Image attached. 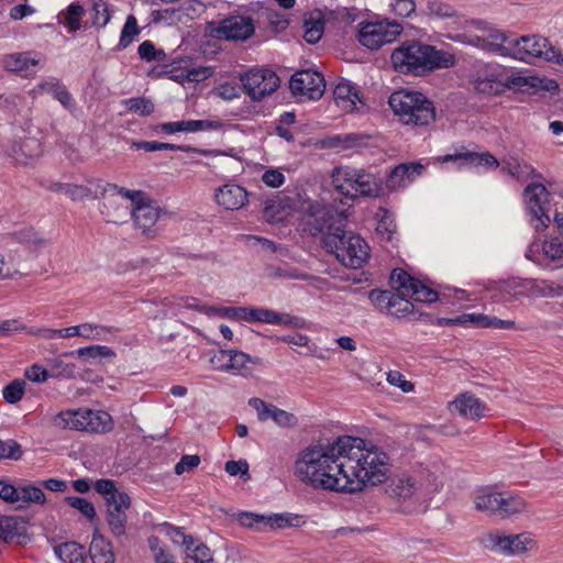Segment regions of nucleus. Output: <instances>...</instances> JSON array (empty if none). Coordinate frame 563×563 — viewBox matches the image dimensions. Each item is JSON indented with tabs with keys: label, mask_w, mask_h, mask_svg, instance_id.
Masks as SVG:
<instances>
[{
	"label": "nucleus",
	"mask_w": 563,
	"mask_h": 563,
	"mask_svg": "<svg viewBox=\"0 0 563 563\" xmlns=\"http://www.w3.org/2000/svg\"><path fill=\"white\" fill-rule=\"evenodd\" d=\"M65 500L70 507L77 509L86 518L93 519L96 517L95 507L89 500L75 496H68L65 498Z\"/></svg>",
	"instance_id": "nucleus-53"
},
{
	"label": "nucleus",
	"mask_w": 563,
	"mask_h": 563,
	"mask_svg": "<svg viewBox=\"0 0 563 563\" xmlns=\"http://www.w3.org/2000/svg\"><path fill=\"white\" fill-rule=\"evenodd\" d=\"M122 214H132L135 225L142 230V233L147 238H154L158 233L156 223L161 217L162 210L156 205L152 203L147 197L143 199L137 206L133 208L122 207Z\"/></svg>",
	"instance_id": "nucleus-18"
},
{
	"label": "nucleus",
	"mask_w": 563,
	"mask_h": 563,
	"mask_svg": "<svg viewBox=\"0 0 563 563\" xmlns=\"http://www.w3.org/2000/svg\"><path fill=\"white\" fill-rule=\"evenodd\" d=\"M19 503L18 508H23L29 504L43 505L46 501L45 494L41 486L34 484L19 485Z\"/></svg>",
	"instance_id": "nucleus-38"
},
{
	"label": "nucleus",
	"mask_w": 563,
	"mask_h": 563,
	"mask_svg": "<svg viewBox=\"0 0 563 563\" xmlns=\"http://www.w3.org/2000/svg\"><path fill=\"white\" fill-rule=\"evenodd\" d=\"M474 89L485 95H499L508 87L504 68L495 64H478L472 74Z\"/></svg>",
	"instance_id": "nucleus-15"
},
{
	"label": "nucleus",
	"mask_w": 563,
	"mask_h": 563,
	"mask_svg": "<svg viewBox=\"0 0 563 563\" xmlns=\"http://www.w3.org/2000/svg\"><path fill=\"white\" fill-rule=\"evenodd\" d=\"M393 290L373 289L368 294L372 305L386 314L402 318L413 311L411 299L420 302H433L438 294L402 269L390 274Z\"/></svg>",
	"instance_id": "nucleus-4"
},
{
	"label": "nucleus",
	"mask_w": 563,
	"mask_h": 563,
	"mask_svg": "<svg viewBox=\"0 0 563 563\" xmlns=\"http://www.w3.org/2000/svg\"><path fill=\"white\" fill-rule=\"evenodd\" d=\"M190 10H194V3L188 1L183 3L177 9H167L164 11V14L168 15V20L170 22H184V16L192 19V14L190 13Z\"/></svg>",
	"instance_id": "nucleus-61"
},
{
	"label": "nucleus",
	"mask_w": 563,
	"mask_h": 563,
	"mask_svg": "<svg viewBox=\"0 0 563 563\" xmlns=\"http://www.w3.org/2000/svg\"><path fill=\"white\" fill-rule=\"evenodd\" d=\"M527 509V503L519 495L508 492H499V512L498 518L507 519L521 514Z\"/></svg>",
	"instance_id": "nucleus-33"
},
{
	"label": "nucleus",
	"mask_w": 563,
	"mask_h": 563,
	"mask_svg": "<svg viewBox=\"0 0 563 563\" xmlns=\"http://www.w3.org/2000/svg\"><path fill=\"white\" fill-rule=\"evenodd\" d=\"M305 40L310 43H317L323 34V22L320 18H309L305 21Z\"/></svg>",
	"instance_id": "nucleus-50"
},
{
	"label": "nucleus",
	"mask_w": 563,
	"mask_h": 563,
	"mask_svg": "<svg viewBox=\"0 0 563 563\" xmlns=\"http://www.w3.org/2000/svg\"><path fill=\"white\" fill-rule=\"evenodd\" d=\"M249 405L256 411L260 421L272 420L279 428H294L298 423V418L294 413L283 410L261 398H251Z\"/></svg>",
	"instance_id": "nucleus-22"
},
{
	"label": "nucleus",
	"mask_w": 563,
	"mask_h": 563,
	"mask_svg": "<svg viewBox=\"0 0 563 563\" xmlns=\"http://www.w3.org/2000/svg\"><path fill=\"white\" fill-rule=\"evenodd\" d=\"M349 208L342 201L340 206L313 201L305 210V225L344 266L360 268L369 258V246L361 235L343 230Z\"/></svg>",
	"instance_id": "nucleus-1"
},
{
	"label": "nucleus",
	"mask_w": 563,
	"mask_h": 563,
	"mask_svg": "<svg viewBox=\"0 0 563 563\" xmlns=\"http://www.w3.org/2000/svg\"><path fill=\"white\" fill-rule=\"evenodd\" d=\"M51 423L57 429L87 433H107L113 429V420L108 412L89 408L63 410L52 418Z\"/></svg>",
	"instance_id": "nucleus-8"
},
{
	"label": "nucleus",
	"mask_w": 563,
	"mask_h": 563,
	"mask_svg": "<svg viewBox=\"0 0 563 563\" xmlns=\"http://www.w3.org/2000/svg\"><path fill=\"white\" fill-rule=\"evenodd\" d=\"M91 563H114L112 545L102 537L92 539L89 551Z\"/></svg>",
	"instance_id": "nucleus-35"
},
{
	"label": "nucleus",
	"mask_w": 563,
	"mask_h": 563,
	"mask_svg": "<svg viewBox=\"0 0 563 563\" xmlns=\"http://www.w3.org/2000/svg\"><path fill=\"white\" fill-rule=\"evenodd\" d=\"M487 551L503 556H522L538 550V541L531 532L506 533L500 529L489 530L479 538Z\"/></svg>",
	"instance_id": "nucleus-9"
},
{
	"label": "nucleus",
	"mask_w": 563,
	"mask_h": 563,
	"mask_svg": "<svg viewBox=\"0 0 563 563\" xmlns=\"http://www.w3.org/2000/svg\"><path fill=\"white\" fill-rule=\"evenodd\" d=\"M0 537L8 543H26L29 540L26 521L19 517L0 518Z\"/></svg>",
	"instance_id": "nucleus-29"
},
{
	"label": "nucleus",
	"mask_w": 563,
	"mask_h": 563,
	"mask_svg": "<svg viewBox=\"0 0 563 563\" xmlns=\"http://www.w3.org/2000/svg\"><path fill=\"white\" fill-rule=\"evenodd\" d=\"M343 435L302 449L295 461V475L316 489L342 493L344 473Z\"/></svg>",
	"instance_id": "nucleus-3"
},
{
	"label": "nucleus",
	"mask_w": 563,
	"mask_h": 563,
	"mask_svg": "<svg viewBox=\"0 0 563 563\" xmlns=\"http://www.w3.org/2000/svg\"><path fill=\"white\" fill-rule=\"evenodd\" d=\"M306 523L302 516L290 512L269 514L266 520V530H278L286 528H299Z\"/></svg>",
	"instance_id": "nucleus-34"
},
{
	"label": "nucleus",
	"mask_w": 563,
	"mask_h": 563,
	"mask_svg": "<svg viewBox=\"0 0 563 563\" xmlns=\"http://www.w3.org/2000/svg\"><path fill=\"white\" fill-rule=\"evenodd\" d=\"M421 15L434 19H450L456 15L455 9L440 0H430L424 9L420 11Z\"/></svg>",
	"instance_id": "nucleus-41"
},
{
	"label": "nucleus",
	"mask_w": 563,
	"mask_h": 563,
	"mask_svg": "<svg viewBox=\"0 0 563 563\" xmlns=\"http://www.w3.org/2000/svg\"><path fill=\"white\" fill-rule=\"evenodd\" d=\"M404 31L401 23L384 19L376 22H368L358 30V42L369 48L377 49L385 44L395 41Z\"/></svg>",
	"instance_id": "nucleus-12"
},
{
	"label": "nucleus",
	"mask_w": 563,
	"mask_h": 563,
	"mask_svg": "<svg viewBox=\"0 0 563 563\" xmlns=\"http://www.w3.org/2000/svg\"><path fill=\"white\" fill-rule=\"evenodd\" d=\"M196 309L205 312L206 314H219L224 318L240 320L241 307H208L196 306Z\"/></svg>",
	"instance_id": "nucleus-54"
},
{
	"label": "nucleus",
	"mask_w": 563,
	"mask_h": 563,
	"mask_svg": "<svg viewBox=\"0 0 563 563\" xmlns=\"http://www.w3.org/2000/svg\"><path fill=\"white\" fill-rule=\"evenodd\" d=\"M65 188V195L73 201H84L93 198L92 191L82 185L69 184Z\"/></svg>",
	"instance_id": "nucleus-60"
},
{
	"label": "nucleus",
	"mask_w": 563,
	"mask_h": 563,
	"mask_svg": "<svg viewBox=\"0 0 563 563\" xmlns=\"http://www.w3.org/2000/svg\"><path fill=\"white\" fill-rule=\"evenodd\" d=\"M162 529L176 544H183L186 548L188 543H192V537L185 534L179 528L173 527L169 523H164Z\"/></svg>",
	"instance_id": "nucleus-62"
},
{
	"label": "nucleus",
	"mask_w": 563,
	"mask_h": 563,
	"mask_svg": "<svg viewBox=\"0 0 563 563\" xmlns=\"http://www.w3.org/2000/svg\"><path fill=\"white\" fill-rule=\"evenodd\" d=\"M139 55L146 62L163 63L167 55L163 49H157L151 41H144L137 48Z\"/></svg>",
	"instance_id": "nucleus-49"
},
{
	"label": "nucleus",
	"mask_w": 563,
	"mask_h": 563,
	"mask_svg": "<svg viewBox=\"0 0 563 563\" xmlns=\"http://www.w3.org/2000/svg\"><path fill=\"white\" fill-rule=\"evenodd\" d=\"M468 163V168H484L485 170H495L499 166V161L489 152H470V154L460 157Z\"/></svg>",
	"instance_id": "nucleus-40"
},
{
	"label": "nucleus",
	"mask_w": 563,
	"mask_h": 563,
	"mask_svg": "<svg viewBox=\"0 0 563 563\" xmlns=\"http://www.w3.org/2000/svg\"><path fill=\"white\" fill-rule=\"evenodd\" d=\"M30 93L32 97L49 93L65 108L73 107V98L70 93L66 90L65 86L55 78H49L38 82L32 90H30Z\"/></svg>",
	"instance_id": "nucleus-31"
},
{
	"label": "nucleus",
	"mask_w": 563,
	"mask_h": 563,
	"mask_svg": "<svg viewBox=\"0 0 563 563\" xmlns=\"http://www.w3.org/2000/svg\"><path fill=\"white\" fill-rule=\"evenodd\" d=\"M449 410L473 421L488 416L487 405L471 393L457 395L454 400L449 404Z\"/></svg>",
	"instance_id": "nucleus-24"
},
{
	"label": "nucleus",
	"mask_w": 563,
	"mask_h": 563,
	"mask_svg": "<svg viewBox=\"0 0 563 563\" xmlns=\"http://www.w3.org/2000/svg\"><path fill=\"white\" fill-rule=\"evenodd\" d=\"M388 102L405 124L424 126L435 120L433 103L421 92L399 90L390 95Z\"/></svg>",
	"instance_id": "nucleus-7"
},
{
	"label": "nucleus",
	"mask_w": 563,
	"mask_h": 563,
	"mask_svg": "<svg viewBox=\"0 0 563 563\" xmlns=\"http://www.w3.org/2000/svg\"><path fill=\"white\" fill-rule=\"evenodd\" d=\"M540 249L544 260L555 263L556 266L563 265V243L559 238L549 236L544 239L541 244L537 242L532 243L527 253V257L530 260H539Z\"/></svg>",
	"instance_id": "nucleus-27"
},
{
	"label": "nucleus",
	"mask_w": 563,
	"mask_h": 563,
	"mask_svg": "<svg viewBox=\"0 0 563 563\" xmlns=\"http://www.w3.org/2000/svg\"><path fill=\"white\" fill-rule=\"evenodd\" d=\"M110 333L104 325L93 323L79 324V336L88 340H104Z\"/></svg>",
	"instance_id": "nucleus-51"
},
{
	"label": "nucleus",
	"mask_w": 563,
	"mask_h": 563,
	"mask_svg": "<svg viewBox=\"0 0 563 563\" xmlns=\"http://www.w3.org/2000/svg\"><path fill=\"white\" fill-rule=\"evenodd\" d=\"M335 190L349 198L377 197L383 194L382 180L363 168L339 166L331 172Z\"/></svg>",
	"instance_id": "nucleus-6"
},
{
	"label": "nucleus",
	"mask_w": 563,
	"mask_h": 563,
	"mask_svg": "<svg viewBox=\"0 0 563 563\" xmlns=\"http://www.w3.org/2000/svg\"><path fill=\"white\" fill-rule=\"evenodd\" d=\"M8 156L19 164H29L42 153L41 142L35 137H27L22 141H14L5 150Z\"/></svg>",
	"instance_id": "nucleus-28"
},
{
	"label": "nucleus",
	"mask_w": 563,
	"mask_h": 563,
	"mask_svg": "<svg viewBox=\"0 0 563 563\" xmlns=\"http://www.w3.org/2000/svg\"><path fill=\"white\" fill-rule=\"evenodd\" d=\"M22 456V449L21 445L13 441H2L0 440V460L2 459H11V460H19Z\"/></svg>",
	"instance_id": "nucleus-59"
},
{
	"label": "nucleus",
	"mask_w": 563,
	"mask_h": 563,
	"mask_svg": "<svg viewBox=\"0 0 563 563\" xmlns=\"http://www.w3.org/2000/svg\"><path fill=\"white\" fill-rule=\"evenodd\" d=\"M186 556L195 563H213L211 550L203 543L192 538V543H188L185 548Z\"/></svg>",
	"instance_id": "nucleus-44"
},
{
	"label": "nucleus",
	"mask_w": 563,
	"mask_h": 563,
	"mask_svg": "<svg viewBox=\"0 0 563 563\" xmlns=\"http://www.w3.org/2000/svg\"><path fill=\"white\" fill-rule=\"evenodd\" d=\"M126 108L140 115H150L154 111V104L146 98H130L125 100Z\"/></svg>",
	"instance_id": "nucleus-55"
},
{
	"label": "nucleus",
	"mask_w": 563,
	"mask_h": 563,
	"mask_svg": "<svg viewBox=\"0 0 563 563\" xmlns=\"http://www.w3.org/2000/svg\"><path fill=\"white\" fill-rule=\"evenodd\" d=\"M141 33V27L137 24V20L134 15L130 14L121 30L118 48L124 49L132 44Z\"/></svg>",
	"instance_id": "nucleus-43"
},
{
	"label": "nucleus",
	"mask_w": 563,
	"mask_h": 563,
	"mask_svg": "<svg viewBox=\"0 0 563 563\" xmlns=\"http://www.w3.org/2000/svg\"><path fill=\"white\" fill-rule=\"evenodd\" d=\"M102 191L109 200V203H112L114 197H122L131 201V208L137 206L146 197V195L141 190H130L119 187L115 184H106Z\"/></svg>",
	"instance_id": "nucleus-36"
},
{
	"label": "nucleus",
	"mask_w": 563,
	"mask_h": 563,
	"mask_svg": "<svg viewBox=\"0 0 563 563\" xmlns=\"http://www.w3.org/2000/svg\"><path fill=\"white\" fill-rule=\"evenodd\" d=\"M217 36L229 41H246L255 32L254 21L245 15H232L219 23Z\"/></svg>",
	"instance_id": "nucleus-20"
},
{
	"label": "nucleus",
	"mask_w": 563,
	"mask_h": 563,
	"mask_svg": "<svg viewBox=\"0 0 563 563\" xmlns=\"http://www.w3.org/2000/svg\"><path fill=\"white\" fill-rule=\"evenodd\" d=\"M552 200L553 198L542 184H531L525 189V201L530 214V222L537 231L549 227Z\"/></svg>",
	"instance_id": "nucleus-13"
},
{
	"label": "nucleus",
	"mask_w": 563,
	"mask_h": 563,
	"mask_svg": "<svg viewBox=\"0 0 563 563\" xmlns=\"http://www.w3.org/2000/svg\"><path fill=\"white\" fill-rule=\"evenodd\" d=\"M24 382L15 379L4 387L2 395L5 401L9 404H15L23 397L24 394Z\"/></svg>",
	"instance_id": "nucleus-56"
},
{
	"label": "nucleus",
	"mask_w": 563,
	"mask_h": 563,
	"mask_svg": "<svg viewBox=\"0 0 563 563\" xmlns=\"http://www.w3.org/2000/svg\"><path fill=\"white\" fill-rule=\"evenodd\" d=\"M333 97L336 106L346 112L357 111L358 104H362L358 91L349 81L336 84Z\"/></svg>",
	"instance_id": "nucleus-30"
},
{
	"label": "nucleus",
	"mask_w": 563,
	"mask_h": 563,
	"mask_svg": "<svg viewBox=\"0 0 563 563\" xmlns=\"http://www.w3.org/2000/svg\"><path fill=\"white\" fill-rule=\"evenodd\" d=\"M285 179V175L277 168H269L262 175V181L271 188H279L284 185Z\"/></svg>",
	"instance_id": "nucleus-64"
},
{
	"label": "nucleus",
	"mask_w": 563,
	"mask_h": 563,
	"mask_svg": "<svg viewBox=\"0 0 563 563\" xmlns=\"http://www.w3.org/2000/svg\"><path fill=\"white\" fill-rule=\"evenodd\" d=\"M344 473L342 494H358L384 483L390 473V459L383 448L358 437L343 435Z\"/></svg>",
	"instance_id": "nucleus-2"
},
{
	"label": "nucleus",
	"mask_w": 563,
	"mask_h": 563,
	"mask_svg": "<svg viewBox=\"0 0 563 563\" xmlns=\"http://www.w3.org/2000/svg\"><path fill=\"white\" fill-rule=\"evenodd\" d=\"M289 88L295 96L301 99L317 100L324 92L325 81L319 71L307 69L291 76Z\"/></svg>",
	"instance_id": "nucleus-17"
},
{
	"label": "nucleus",
	"mask_w": 563,
	"mask_h": 563,
	"mask_svg": "<svg viewBox=\"0 0 563 563\" xmlns=\"http://www.w3.org/2000/svg\"><path fill=\"white\" fill-rule=\"evenodd\" d=\"M424 172L420 163H405L394 167L387 176L386 187L389 190H399L409 186Z\"/></svg>",
	"instance_id": "nucleus-25"
},
{
	"label": "nucleus",
	"mask_w": 563,
	"mask_h": 563,
	"mask_svg": "<svg viewBox=\"0 0 563 563\" xmlns=\"http://www.w3.org/2000/svg\"><path fill=\"white\" fill-rule=\"evenodd\" d=\"M501 49L510 57L522 62H530L532 58L549 63L559 60V49L548 38L540 35L516 37L514 42H509V45L503 46Z\"/></svg>",
	"instance_id": "nucleus-10"
},
{
	"label": "nucleus",
	"mask_w": 563,
	"mask_h": 563,
	"mask_svg": "<svg viewBox=\"0 0 563 563\" xmlns=\"http://www.w3.org/2000/svg\"><path fill=\"white\" fill-rule=\"evenodd\" d=\"M507 291L512 296L528 295L533 298H556L563 296V286L547 279H511L506 284Z\"/></svg>",
	"instance_id": "nucleus-16"
},
{
	"label": "nucleus",
	"mask_w": 563,
	"mask_h": 563,
	"mask_svg": "<svg viewBox=\"0 0 563 563\" xmlns=\"http://www.w3.org/2000/svg\"><path fill=\"white\" fill-rule=\"evenodd\" d=\"M54 552L62 563H87L88 552L78 542L68 541L54 547Z\"/></svg>",
	"instance_id": "nucleus-32"
},
{
	"label": "nucleus",
	"mask_w": 563,
	"mask_h": 563,
	"mask_svg": "<svg viewBox=\"0 0 563 563\" xmlns=\"http://www.w3.org/2000/svg\"><path fill=\"white\" fill-rule=\"evenodd\" d=\"M214 199L227 210H239L247 202V192L240 185L225 184L216 190Z\"/></svg>",
	"instance_id": "nucleus-26"
},
{
	"label": "nucleus",
	"mask_w": 563,
	"mask_h": 563,
	"mask_svg": "<svg viewBox=\"0 0 563 563\" xmlns=\"http://www.w3.org/2000/svg\"><path fill=\"white\" fill-rule=\"evenodd\" d=\"M299 318L289 313H280L271 309L261 308L260 322L267 324H280V325H299Z\"/></svg>",
	"instance_id": "nucleus-42"
},
{
	"label": "nucleus",
	"mask_w": 563,
	"mask_h": 563,
	"mask_svg": "<svg viewBox=\"0 0 563 563\" xmlns=\"http://www.w3.org/2000/svg\"><path fill=\"white\" fill-rule=\"evenodd\" d=\"M267 515L242 511L238 515V521L242 527L255 529L257 531L266 530Z\"/></svg>",
	"instance_id": "nucleus-47"
},
{
	"label": "nucleus",
	"mask_w": 563,
	"mask_h": 563,
	"mask_svg": "<svg viewBox=\"0 0 563 563\" xmlns=\"http://www.w3.org/2000/svg\"><path fill=\"white\" fill-rule=\"evenodd\" d=\"M210 361L217 371L243 377L252 376L254 366L262 363L261 358L240 350H220Z\"/></svg>",
	"instance_id": "nucleus-14"
},
{
	"label": "nucleus",
	"mask_w": 563,
	"mask_h": 563,
	"mask_svg": "<svg viewBox=\"0 0 563 563\" xmlns=\"http://www.w3.org/2000/svg\"><path fill=\"white\" fill-rule=\"evenodd\" d=\"M96 490L103 496L106 503L111 500V497L123 495L125 492L117 489L115 484L112 479H98L95 484Z\"/></svg>",
	"instance_id": "nucleus-58"
},
{
	"label": "nucleus",
	"mask_w": 563,
	"mask_h": 563,
	"mask_svg": "<svg viewBox=\"0 0 563 563\" xmlns=\"http://www.w3.org/2000/svg\"><path fill=\"white\" fill-rule=\"evenodd\" d=\"M244 93L253 101L260 102L272 96L280 85V78L267 66H254L239 75Z\"/></svg>",
	"instance_id": "nucleus-11"
},
{
	"label": "nucleus",
	"mask_w": 563,
	"mask_h": 563,
	"mask_svg": "<svg viewBox=\"0 0 563 563\" xmlns=\"http://www.w3.org/2000/svg\"><path fill=\"white\" fill-rule=\"evenodd\" d=\"M387 382L395 387H398L402 393H411L413 384L406 379V377L398 371H390L387 373Z\"/></svg>",
	"instance_id": "nucleus-63"
},
{
	"label": "nucleus",
	"mask_w": 563,
	"mask_h": 563,
	"mask_svg": "<svg viewBox=\"0 0 563 563\" xmlns=\"http://www.w3.org/2000/svg\"><path fill=\"white\" fill-rule=\"evenodd\" d=\"M44 65V57L36 52H16L3 56L2 66L5 70L16 73L22 77H33Z\"/></svg>",
	"instance_id": "nucleus-19"
},
{
	"label": "nucleus",
	"mask_w": 563,
	"mask_h": 563,
	"mask_svg": "<svg viewBox=\"0 0 563 563\" xmlns=\"http://www.w3.org/2000/svg\"><path fill=\"white\" fill-rule=\"evenodd\" d=\"M390 11L402 19H412L419 14L415 0H395L390 3Z\"/></svg>",
	"instance_id": "nucleus-48"
},
{
	"label": "nucleus",
	"mask_w": 563,
	"mask_h": 563,
	"mask_svg": "<svg viewBox=\"0 0 563 563\" xmlns=\"http://www.w3.org/2000/svg\"><path fill=\"white\" fill-rule=\"evenodd\" d=\"M85 14V8L78 2L70 3L66 10L58 15L60 23L68 29L69 32L78 31L81 27V19Z\"/></svg>",
	"instance_id": "nucleus-39"
},
{
	"label": "nucleus",
	"mask_w": 563,
	"mask_h": 563,
	"mask_svg": "<svg viewBox=\"0 0 563 563\" xmlns=\"http://www.w3.org/2000/svg\"><path fill=\"white\" fill-rule=\"evenodd\" d=\"M77 354L81 358L86 360H98L114 356V352L104 345H90L80 347L75 352H69L66 355Z\"/></svg>",
	"instance_id": "nucleus-45"
},
{
	"label": "nucleus",
	"mask_w": 563,
	"mask_h": 563,
	"mask_svg": "<svg viewBox=\"0 0 563 563\" xmlns=\"http://www.w3.org/2000/svg\"><path fill=\"white\" fill-rule=\"evenodd\" d=\"M170 150V151H181L187 153H198L206 157H216L219 155H223L222 151L219 150H206V148H197L190 145H176L170 143H162L159 142V151Z\"/></svg>",
	"instance_id": "nucleus-52"
},
{
	"label": "nucleus",
	"mask_w": 563,
	"mask_h": 563,
	"mask_svg": "<svg viewBox=\"0 0 563 563\" xmlns=\"http://www.w3.org/2000/svg\"><path fill=\"white\" fill-rule=\"evenodd\" d=\"M91 19L96 27H104L110 22L111 12L103 0H92Z\"/></svg>",
	"instance_id": "nucleus-46"
},
{
	"label": "nucleus",
	"mask_w": 563,
	"mask_h": 563,
	"mask_svg": "<svg viewBox=\"0 0 563 563\" xmlns=\"http://www.w3.org/2000/svg\"><path fill=\"white\" fill-rule=\"evenodd\" d=\"M390 59L396 70L413 75L451 68L456 64L454 54L417 40L401 43L393 51Z\"/></svg>",
	"instance_id": "nucleus-5"
},
{
	"label": "nucleus",
	"mask_w": 563,
	"mask_h": 563,
	"mask_svg": "<svg viewBox=\"0 0 563 563\" xmlns=\"http://www.w3.org/2000/svg\"><path fill=\"white\" fill-rule=\"evenodd\" d=\"M420 488L426 490L438 489V477L431 476V478L424 481L421 476L402 475L388 485L387 493L391 497L410 498Z\"/></svg>",
	"instance_id": "nucleus-21"
},
{
	"label": "nucleus",
	"mask_w": 563,
	"mask_h": 563,
	"mask_svg": "<svg viewBox=\"0 0 563 563\" xmlns=\"http://www.w3.org/2000/svg\"><path fill=\"white\" fill-rule=\"evenodd\" d=\"M106 506L107 522L112 534L115 537L124 536L128 521L126 510H129L131 506L130 496L125 493L117 497H111V500H108Z\"/></svg>",
	"instance_id": "nucleus-23"
},
{
	"label": "nucleus",
	"mask_w": 563,
	"mask_h": 563,
	"mask_svg": "<svg viewBox=\"0 0 563 563\" xmlns=\"http://www.w3.org/2000/svg\"><path fill=\"white\" fill-rule=\"evenodd\" d=\"M474 505L477 510L498 517L499 492L490 489L479 492L475 497Z\"/></svg>",
	"instance_id": "nucleus-37"
},
{
	"label": "nucleus",
	"mask_w": 563,
	"mask_h": 563,
	"mask_svg": "<svg viewBox=\"0 0 563 563\" xmlns=\"http://www.w3.org/2000/svg\"><path fill=\"white\" fill-rule=\"evenodd\" d=\"M376 218L378 219L376 230L380 233H387L389 238L396 230V224L391 213L384 208H379L376 212Z\"/></svg>",
	"instance_id": "nucleus-57"
}]
</instances>
